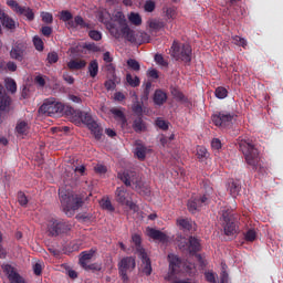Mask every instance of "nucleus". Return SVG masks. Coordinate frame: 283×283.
Here are the masks:
<instances>
[{
    "label": "nucleus",
    "instance_id": "13d9d810",
    "mask_svg": "<svg viewBox=\"0 0 283 283\" xmlns=\"http://www.w3.org/2000/svg\"><path fill=\"white\" fill-rule=\"evenodd\" d=\"M133 112L136 114V116L142 117L143 116V104L139 102H136L133 104Z\"/></svg>",
    "mask_w": 283,
    "mask_h": 283
},
{
    "label": "nucleus",
    "instance_id": "09e8293b",
    "mask_svg": "<svg viewBox=\"0 0 283 283\" xmlns=\"http://www.w3.org/2000/svg\"><path fill=\"white\" fill-rule=\"evenodd\" d=\"M127 65L130 67V70H134V72H139L140 71V63L134 59H128L127 60Z\"/></svg>",
    "mask_w": 283,
    "mask_h": 283
},
{
    "label": "nucleus",
    "instance_id": "052dcab7",
    "mask_svg": "<svg viewBox=\"0 0 283 283\" xmlns=\"http://www.w3.org/2000/svg\"><path fill=\"white\" fill-rule=\"evenodd\" d=\"M156 125L157 127H159V129H163L164 132H167V129H169V124L164 119L157 118Z\"/></svg>",
    "mask_w": 283,
    "mask_h": 283
},
{
    "label": "nucleus",
    "instance_id": "dca6fc26",
    "mask_svg": "<svg viewBox=\"0 0 283 283\" xmlns=\"http://www.w3.org/2000/svg\"><path fill=\"white\" fill-rule=\"evenodd\" d=\"M179 247L180 249L189 251L191 254L198 253L201 249L200 240L196 237H190L188 242H186V245L180 244Z\"/></svg>",
    "mask_w": 283,
    "mask_h": 283
},
{
    "label": "nucleus",
    "instance_id": "20e7f679",
    "mask_svg": "<svg viewBox=\"0 0 283 283\" xmlns=\"http://www.w3.org/2000/svg\"><path fill=\"white\" fill-rule=\"evenodd\" d=\"M72 231V223L63 219H51L48 222V232L52 238L65 235Z\"/></svg>",
    "mask_w": 283,
    "mask_h": 283
},
{
    "label": "nucleus",
    "instance_id": "4be33fe9",
    "mask_svg": "<svg viewBox=\"0 0 283 283\" xmlns=\"http://www.w3.org/2000/svg\"><path fill=\"white\" fill-rule=\"evenodd\" d=\"M80 113H81V111H76L72 106H65L63 104L62 116H67V118H71V120H73V123H76Z\"/></svg>",
    "mask_w": 283,
    "mask_h": 283
},
{
    "label": "nucleus",
    "instance_id": "c756f323",
    "mask_svg": "<svg viewBox=\"0 0 283 283\" xmlns=\"http://www.w3.org/2000/svg\"><path fill=\"white\" fill-rule=\"evenodd\" d=\"M18 14L25 17L27 21H34V11H32V9L29 7H20Z\"/></svg>",
    "mask_w": 283,
    "mask_h": 283
},
{
    "label": "nucleus",
    "instance_id": "7c9ffc66",
    "mask_svg": "<svg viewBox=\"0 0 283 283\" xmlns=\"http://www.w3.org/2000/svg\"><path fill=\"white\" fill-rule=\"evenodd\" d=\"M87 65V62L85 60H71L67 63L69 70H83Z\"/></svg>",
    "mask_w": 283,
    "mask_h": 283
},
{
    "label": "nucleus",
    "instance_id": "f257e3e1",
    "mask_svg": "<svg viewBox=\"0 0 283 283\" xmlns=\"http://www.w3.org/2000/svg\"><path fill=\"white\" fill-rule=\"evenodd\" d=\"M239 149L242 151L247 165H249L253 171H264V167H262V163L260 161V151L255 148L251 139H239Z\"/></svg>",
    "mask_w": 283,
    "mask_h": 283
},
{
    "label": "nucleus",
    "instance_id": "a211bd4d",
    "mask_svg": "<svg viewBox=\"0 0 283 283\" xmlns=\"http://www.w3.org/2000/svg\"><path fill=\"white\" fill-rule=\"evenodd\" d=\"M138 258L142 260V273H144V275H151V260L147 255V252L138 254Z\"/></svg>",
    "mask_w": 283,
    "mask_h": 283
},
{
    "label": "nucleus",
    "instance_id": "4c0bfd02",
    "mask_svg": "<svg viewBox=\"0 0 283 283\" xmlns=\"http://www.w3.org/2000/svg\"><path fill=\"white\" fill-rule=\"evenodd\" d=\"M99 206L102 207V209H104L105 211H109V212H114L115 208L112 205V200H109V198H103L99 201Z\"/></svg>",
    "mask_w": 283,
    "mask_h": 283
},
{
    "label": "nucleus",
    "instance_id": "72a5a7b5",
    "mask_svg": "<svg viewBox=\"0 0 283 283\" xmlns=\"http://www.w3.org/2000/svg\"><path fill=\"white\" fill-rule=\"evenodd\" d=\"M88 74L91 78H96L98 76V61L93 60L88 64Z\"/></svg>",
    "mask_w": 283,
    "mask_h": 283
},
{
    "label": "nucleus",
    "instance_id": "69168bd1",
    "mask_svg": "<svg viewBox=\"0 0 283 283\" xmlns=\"http://www.w3.org/2000/svg\"><path fill=\"white\" fill-rule=\"evenodd\" d=\"M171 94L177 98V101H185V94H182V92L178 91L177 88H172Z\"/></svg>",
    "mask_w": 283,
    "mask_h": 283
},
{
    "label": "nucleus",
    "instance_id": "bb28decb",
    "mask_svg": "<svg viewBox=\"0 0 283 283\" xmlns=\"http://www.w3.org/2000/svg\"><path fill=\"white\" fill-rule=\"evenodd\" d=\"M133 129L136 132V134H142V132H145L147 129V123L142 117H137L133 122Z\"/></svg>",
    "mask_w": 283,
    "mask_h": 283
},
{
    "label": "nucleus",
    "instance_id": "3c124183",
    "mask_svg": "<svg viewBox=\"0 0 283 283\" xmlns=\"http://www.w3.org/2000/svg\"><path fill=\"white\" fill-rule=\"evenodd\" d=\"M232 42L234 45H239L241 48H244L247 45V40L244 38H241L240 35L232 36Z\"/></svg>",
    "mask_w": 283,
    "mask_h": 283
},
{
    "label": "nucleus",
    "instance_id": "9d476101",
    "mask_svg": "<svg viewBox=\"0 0 283 283\" xmlns=\"http://www.w3.org/2000/svg\"><path fill=\"white\" fill-rule=\"evenodd\" d=\"M212 123L216 127H230L233 125V114L220 112L212 115Z\"/></svg>",
    "mask_w": 283,
    "mask_h": 283
},
{
    "label": "nucleus",
    "instance_id": "b1692460",
    "mask_svg": "<svg viewBox=\"0 0 283 283\" xmlns=\"http://www.w3.org/2000/svg\"><path fill=\"white\" fill-rule=\"evenodd\" d=\"M87 128L91 134H93L95 140H101V138H103V127H101L96 120L90 124Z\"/></svg>",
    "mask_w": 283,
    "mask_h": 283
},
{
    "label": "nucleus",
    "instance_id": "5701e85b",
    "mask_svg": "<svg viewBox=\"0 0 283 283\" xmlns=\"http://www.w3.org/2000/svg\"><path fill=\"white\" fill-rule=\"evenodd\" d=\"M94 122H95V119H94V117H92V115L90 113L80 111V114L77 115V119L75 123H83L84 125H86V127H88Z\"/></svg>",
    "mask_w": 283,
    "mask_h": 283
},
{
    "label": "nucleus",
    "instance_id": "6e6d98bb",
    "mask_svg": "<svg viewBox=\"0 0 283 283\" xmlns=\"http://www.w3.org/2000/svg\"><path fill=\"white\" fill-rule=\"evenodd\" d=\"M46 61H48V63H50V65H52L54 63H59V53H56V52L49 53Z\"/></svg>",
    "mask_w": 283,
    "mask_h": 283
},
{
    "label": "nucleus",
    "instance_id": "c03bdc74",
    "mask_svg": "<svg viewBox=\"0 0 283 283\" xmlns=\"http://www.w3.org/2000/svg\"><path fill=\"white\" fill-rule=\"evenodd\" d=\"M214 96L220 99L227 98V96H229V91H227L224 86H219L214 91Z\"/></svg>",
    "mask_w": 283,
    "mask_h": 283
},
{
    "label": "nucleus",
    "instance_id": "4468645a",
    "mask_svg": "<svg viewBox=\"0 0 283 283\" xmlns=\"http://www.w3.org/2000/svg\"><path fill=\"white\" fill-rule=\"evenodd\" d=\"M3 271L6 275L8 276L9 282L11 283H25V280L22 279V276L19 275L17 270L10 264L3 265Z\"/></svg>",
    "mask_w": 283,
    "mask_h": 283
},
{
    "label": "nucleus",
    "instance_id": "774afa93",
    "mask_svg": "<svg viewBox=\"0 0 283 283\" xmlns=\"http://www.w3.org/2000/svg\"><path fill=\"white\" fill-rule=\"evenodd\" d=\"M219 283H229V273L227 272V270L221 271Z\"/></svg>",
    "mask_w": 283,
    "mask_h": 283
},
{
    "label": "nucleus",
    "instance_id": "e433bc0d",
    "mask_svg": "<svg viewBox=\"0 0 283 283\" xmlns=\"http://www.w3.org/2000/svg\"><path fill=\"white\" fill-rule=\"evenodd\" d=\"M126 82L130 87H138L140 85V78L138 76L132 75V73L126 74Z\"/></svg>",
    "mask_w": 283,
    "mask_h": 283
},
{
    "label": "nucleus",
    "instance_id": "58836bf2",
    "mask_svg": "<svg viewBox=\"0 0 283 283\" xmlns=\"http://www.w3.org/2000/svg\"><path fill=\"white\" fill-rule=\"evenodd\" d=\"M128 21L133 25H142L143 24V18H140V14L136 13V12H130V14L128 15Z\"/></svg>",
    "mask_w": 283,
    "mask_h": 283
},
{
    "label": "nucleus",
    "instance_id": "0e129e2a",
    "mask_svg": "<svg viewBox=\"0 0 283 283\" xmlns=\"http://www.w3.org/2000/svg\"><path fill=\"white\" fill-rule=\"evenodd\" d=\"M40 32L43 36L50 38L52 35V28L49 25H44L40 29Z\"/></svg>",
    "mask_w": 283,
    "mask_h": 283
},
{
    "label": "nucleus",
    "instance_id": "bf43d9fd",
    "mask_svg": "<svg viewBox=\"0 0 283 283\" xmlns=\"http://www.w3.org/2000/svg\"><path fill=\"white\" fill-rule=\"evenodd\" d=\"M7 6H9V8H12V10L14 12H17V14L19 13V10H21L22 6H20L19 3H17L15 0H8L7 1Z\"/></svg>",
    "mask_w": 283,
    "mask_h": 283
},
{
    "label": "nucleus",
    "instance_id": "864d4df0",
    "mask_svg": "<svg viewBox=\"0 0 283 283\" xmlns=\"http://www.w3.org/2000/svg\"><path fill=\"white\" fill-rule=\"evenodd\" d=\"M88 36L93 41H101V39H103V33H101V31H97V30H91L88 32Z\"/></svg>",
    "mask_w": 283,
    "mask_h": 283
},
{
    "label": "nucleus",
    "instance_id": "680f3d73",
    "mask_svg": "<svg viewBox=\"0 0 283 283\" xmlns=\"http://www.w3.org/2000/svg\"><path fill=\"white\" fill-rule=\"evenodd\" d=\"M18 202L21 207H25V205H28V197H25V193L21 191L18 192Z\"/></svg>",
    "mask_w": 283,
    "mask_h": 283
},
{
    "label": "nucleus",
    "instance_id": "f03ea898",
    "mask_svg": "<svg viewBox=\"0 0 283 283\" xmlns=\"http://www.w3.org/2000/svg\"><path fill=\"white\" fill-rule=\"evenodd\" d=\"M59 196L63 212L67 218H72L74 213L83 207V197L77 193L67 190H60Z\"/></svg>",
    "mask_w": 283,
    "mask_h": 283
},
{
    "label": "nucleus",
    "instance_id": "6ab92c4d",
    "mask_svg": "<svg viewBox=\"0 0 283 283\" xmlns=\"http://www.w3.org/2000/svg\"><path fill=\"white\" fill-rule=\"evenodd\" d=\"M146 233L148 238H151L153 240H159V242H166L167 241V234L160 230H156L154 228H147Z\"/></svg>",
    "mask_w": 283,
    "mask_h": 283
},
{
    "label": "nucleus",
    "instance_id": "2eb2a0df",
    "mask_svg": "<svg viewBox=\"0 0 283 283\" xmlns=\"http://www.w3.org/2000/svg\"><path fill=\"white\" fill-rule=\"evenodd\" d=\"M224 226L223 231L226 235H235L238 233V223L233 220V218L223 214Z\"/></svg>",
    "mask_w": 283,
    "mask_h": 283
},
{
    "label": "nucleus",
    "instance_id": "a878e982",
    "mask_svg": "<svg viewBox=\"0 0 283 283\" xmlns=\"http://www.w3.org/2000/svg\"><path fill=\"white\" fill-rule=\"evenodd\" d=\"M132 242L135 244L136 247V253L138 255H142L143 253H147V251H145L143 244V238L140 237V234H133L132 235Z\"/></svg>",
    "mask_w": 283,
    "mask_h": 283
},
{
    "label": "nucleus",
    "instance_id": "423d86ee",
    "mask_svg": "<svg viewBox=\"0 0 283 283\" xmlns=\"http://www.w3.org/2000/svg\"><path fill=\"white\" fill-rule=\"evenodd\" d=\"M171 56L177 61H184V63H191V45L189 44H180L178 42H174L171 45Z\"/></svg>",
    "mask_w": 283,
    "mask_h": 283
},
{
    "label": "nucleus",
    "instance_id": "a18cd8bd",
    "mask_svg": "<svg viewBox=\"0 0 283 283\" xmlns=\"http://www.w3.org/2000/svg\"><path fill=\"white\" fill-rule=\"evenodd\" d=\"M60 19L64 23H70V21H73L72 19H74V15H72V12H70L67 10H63L60 13Z\"/></svg>",
    "mask_w": 283,
    "mask_h": 283
},
{
    "label": "nucleus",
    "instance_id": "2f4dec72",
    "mask_svg": "<svg viewBox=\"0 0 283 283\" xmlns=\"http://www.w3.org/2000/svg\"><path fill=\"white\" fill-rule=\"evenodd\" d=\"M10 103H12V98L2 92L0 95V112H6L10 107Z\"/></svg>",
    "mask_w": 283,
    "mask_h": 283
},
{
    "label": "nucleus",
    "instance_id": "7ed1b4c3",
    "mask_svg": "<svg viewBox=\"0 0 283 283\" xmlns=\"http://www.w3.org/2000/svg\"><path fill=\"white\" fill-rule=\"evenodd\" d=\"M99 21L108 25V30L111 34L115 36V39H120L122 33L126 41H129V43H136V32H134V30H130L129 25L122 28L119 31L114 22L109 23V13L107 11L99 13Z\"/></svg>",
    "mask_w": 283,
    "mask_h": 283
},
{
    "label": "nucleus",
    "instance_id": "aec40b11",
    "mask_svg": "<svg viewBox=\"0 0 283 283\" xmlns=\"http://www.w3.org/2000/svg\"><path fill=\"white\" fill-rule=\"evenodd\" d=\"M67 27L73 30H76V28H81L83 30V28L90 29V23L85 22L83 17L76 15L73 21L67 22Z\"/></svg>",
    "mask_w": 283,
    "mask_h": 283
},
{
    "label": "nucleus",
    "instance_id": "f3484780",
    "mask_svg": "<svg viewBox=\"0 0 283 283\" xmlns=\"http://www.w3.org/2000/svg\"><path fill=\"white\" fill-rule=\"evenodd\" d=\"M0 21L7 30H15L17 29V22L10 18L3 10L0 9ZM1 24H0V34H1Z\"/></svg>",
    "mask_w": 283,
    "mask_h": 283
},
{
    "label": "nucleus",
    "instance_id": "6e6552de",
    "mask_svg": "<svg viewBox=\"0 0 283 283\" xmlns=\"http://www.w3.org/2000/svg\"><path fill=\"white\" fill-rule=\"evenodd\" d=\"M118 273L123 283H129V276L127 273L134 271L136 269V259L133 256H125L118 263Z\"/></svg>",
    "mask_w": 283,
    "mask_h": 283
},
{
    "label": "nucleus",
    "instance_id": "39448f33",
    "mask_svg": "<svg viewBox=\"0 0 283 283\" xmlns=\"http://www.w3.org/2000/svg\"><path fill=\"white\" fill-rule=\"evenodd\" d=\"M169 272L165 276V280L171 283H191L189 279L186 280H176V275L180 272V266H182V261L178 255L169 254Z\"/></svg>",
    "mask_w": 283,
    "mask_h": 283
},
{
    "label": "nucleus",
    "instance_id": "ea45409f",
    "mask_svg": "<svg viewBox=\"0 0 283 283\" xmlns=\"http://www.w3.org/2000/svg\"><path fill=\"white\" fill-rule=\"evenodd\" d=\"M6 83V88L8 90V92H11V94L17 93V82L14 80H12V77H7L4 80Z\"/></svg>",
    "mask_w": 283,
    "mask_h": 283
},
{
    "label": "nucleus",
    "instance_id": "f704fd0d",
    "mask_svg": "<svg viewBox=\"0 0 283 283\" xmlns=\"http://www.w3.org/2000/svg\"><path fill=\"white\" fill-rule=\"evenodd\" d=\"M245 242H255L258 240V231L255 229L250 228L243 233Z\"/></svg>",
    "mask_w": 283,
    "mask_h": 283
},
{
    "label": "nucleus",
    "instance_id": "4d7b16f0",
    "mask_svg": "<svg viewBox=\"0 0 283 283\" xmlns=\"http://www.w3.org/2000/svg\"><path fill=\"white\" fill-rule=\"evenodd\" d=\"M206 282L216 283V279L218 274L213 273L212 271L205 272Z\"/></svg>",
    "mask_w": 283,
    "mask_h": 283
},
{
    "label": "nucleus",
    "instance_id": "f8f14e48",
    "mask_svg": "<svg viewBox=\"0 0 283 283\" xmlns=\"http://www.w3.org/2000/svg\"><path fill=\"white\" fill-rule=\"evenodd\" d=\"M117 178L124 182L125 187H132V185H136L138 182V177H136V172L130 170H123L117 174Z\"/></svg>",
    "mask_w": 283,
    "mask_h": 283
},
{
    "label": "nucleus",
    "instance_id": "c9c22d12",
    "mask_svg": "<svg viewBox=\"0 0 283 283\" xmlns=\"http://www.w3.org/2000/svg\"><path fill=\"white\" fill-rule=\"evenodd\" d=\"M197 158L200 163H205L207 158H209V151L205 148V146L197 147Z\"/></svg>",
    "mask_w": 283,
    "mask_h": 283
},
{
    "label": "nucleus",
    "instance_id": "c85d7f7f",
    "mask_svg": "<svg viewBox=\"0 0 283 283\" xmlns=\"http://www.w3.org/2000/svg\"><path fill=\"white\" fill-rule=\"evenodd\" d=\"M114 21L115 23H118L120 30H123V28H127V19L125 18V13H123V11H117L114 14Z\"/></svg>",
    "mask_w": 283,
    "mask_h": 283
},
{
    "label": "nucleus",
    "instance_id": "393cba45",
    "mask_svg": "<svg viewBox=\"0 0 283 283\" xmlns=\"http://www.w3.org/2000/svg\"><path fill=\"white\" fill-rule=\"evenodd\" d=\"M15 132L18 136H28L30 132V124L25 120H19L15 125Z\"/></svg>",
    "mask_w": 283,
    "mask_h": 283
},
{
    "label": "nucleus",
    "instance_id": "de8ad7c7",
    "mask_svg": "<svg viewBox=\"0 0 283 283\" xmlns=\"http://www.w3.org/2000/svg\"><path fill=\"white\" fill-rule=\"evenodd\" d=\"M149 28H151V30H163V28H165V22L160 20H151L149 22Z\"/></svg>",
    "mask_w": 283,
    "mask_h": 283
},
{
    "label": "nucleus",
    "instance_id": "79ce46f5",
    "mask_svg": "<svg viewBox=\"0 0 283 283\" xmlns=\"http://www.w3.org/2000/svg\"><path fill=\"white\" fill-rule=\"evenodd\" d=\"M40 17H41L43 23H46V25L54 23V15H52V13H50V12L42 11L40 13Z\"/></svg>",
    "mask_w": 283,
    "mask_h": 283
},
{
    "label": "nucleus",
    "instance_id": "338daca9",
    "mask_svg": "<svg viewBox=\"0 0 283 283\" xmlns=\"http://www.w3.org/2000/svg\"><path fill=\"white\" fill-rule=\"evenodd\" d=\"M166 17L167 19H176V8L170 7L166 10Z\"/></svg>",
    "mask_w": 283,
    "mask_h": 283
},
{
    "label": "nucleus",
    "instance_id": "9b49d317",
    "mask_svg": "<svg viewBox=\"0 0 283 283\" xmlns=\"http://www.w3.org/2000/svg\"><path fill=\"white\" fill-rule=\"evenodd\" d=\"M208 202L209 193H206L201 197H191L187 203L188 211H190V213H196V211H200V207H202V205H208Z\"/></svg>",
    "mask_w": 283,
    "mask_h": 283
},
{
    "label": "nucleus",
    "instance_id": "0eeeda50",
    "mask_svg": "<svg viewBox=\"0 0 283 283\" xmlns=\"http://www.w3.org/2000/svg\"><path fill=\"white\" fill-rule=\"evenodd\" d=\"M39 114L46 116H63V103L54 99H46L39 108Z\"/></svg>",
    "mask_w": 283,
    "mask_h": 283
},
{
    "label": "nucleus",
    "instance_id": "49530a36",
    "mask_svg": "<svg viewBox=\"0 0 283 283\" xmlns=\"http://www.w3.org/2000/svg\"><path fill=\"white\" fill-rule=\"evenodd\" d=\"M82 269H84V271H101L103 265L101 263H86V265H83Z\"/></svg>",
    "mask_w": 283,
    "mask_h": 283
},
{
    "label": "nucleus",
    "instance_id": "cd10ccee",
    "mask_svg": "<svg viewBox=\"0 0 283 283\" xmlns=\"http://www.w3.org/2000/svg\"><path fill=\"white\" fill-rule=\"evenodd\" d=\"M154 103L155 105H165L167 103V93L163 92L161 90L155 91L154 94Z\"/></svg>",
    "mask_w": 283,
    "mask_h": 283
},
{
    "label": "nucleus",
    "instance_id": "412c9836",
    "mask_svg": "<svg viewBox=\"0 0 283 283\" xmlns=\"http://www.w3.org/2000/svg\"><path fill=\"white\" fill-rule=\"evenodd\" d=\"M95 253H96V250H94V249L81 252L80 260H78L80 265L82 268L86 266V264H88L90 260H92L94 258Z\"/></svg>",
    "mask_w": 283,
    "mask_h": 283
},
{
    "label": "nucleus",
    "instance_id": "1a4fd4ad",
    "mask_svg": "<svg viewBox=\"0 0 283 283\" xmlns=\"http://www.w3.org/2000/svg\"><path fill=\"white\" fill-rule=\"evenodd\" d=\"M115 200L118 205L129 207L132 211H138V206L132 201L129 192L124 186L117 187L115 190Z\"/></svg>",
    "mask_w": 283,
    "mask_h": 283
},
{
    "label": "nucleus",
    "instance_id": "5fc2aeb1",
    "mask_svg": "<svg viewBox=\"0 0 283 283\" xmlns=\"http://www.w3.org/2000/svg\"><path fill=\"white\" fill-rule=\"evenodd\" d=\"M145 12H154L156 10V2L147 0L144 4Z\"/></svg>",
    "mask_w": 283,
    "mask_h": 283
},
{
    "label": "nucleus",
    "instance_id": "8fccbe9b",
    "mask_svg": "<svg viewBox=\"0 0 283 283\" xmlns=\"http://www.w3.org/2000/svg\"><path fill=\"white\" fill-rule=\"evenodd\" d=\"M155 62L157 65H161V67H168L169 63L163 57V54H155Z\"/></svg>",
    "mask_w": 283,
    "mask_h": 283
},
{
    "label": "nucleus",
    "instance_id": "603ef678",
    "mask_svg": "<svg viewBox=\"0 0 283 283\" xmlns=\"http://www.w3.org/2000/svg\"><path fill=\"white\" fill-rule=\"evenodd\" d=\"M240 189H242V187H240V184L233 181L230 185V193H231V196H233V197L238 196V193H240Z\"/></svg>",
    "mask_w": 283,
    "mask_h": 283
},
{
    "label": "nucleus",
    "instance_id": "a19ab883",
    "mask_svg": "<svg viewBox=\"0 0 283 283\" xmlns=\"http://www.w3.org/2000/svg\"><path fill=\"white\" fill-rule=\"evenodd\" d=\"M111 113L114 114L115 118H119L123 125H127V117H125V113L118 108H112Z\"/></svg>",
    "mask_w": 283,
    "mask_h": 283
},
{
    "label": "nucleus",
    "instance_id": "e2e57ef3",
    "mask_svg": "<svg viewBox=\"0 0 283 283\" xmlns=\"http://www.w3.org/2000/svg\"><path fill=\"white\" fill-rule=\"evenodd\" d=\"M105 90H107V92H112L114 90H116V82H114V80H107L104 83Z\"/></svg>",
    "mask_w": 283,
    "mask_h": 283
},
{
    "label": "nucleus",
    "instance_id": "37998d69",
    "mask_svg": "<svg viewBox=\"0 0 283 283\" xmlns=\"http://www.w3.org/2000/svg\"><path fill=\"white\" fill-rule=\"evenodd\" d=\"M177 224L181 227V229H185L186 231H191L193 227L189 219H178Z\"/></svg>",
    "mask_w": 283,
    "mask_h": 283
},
{
    "label": "nucleus",
    "instance_id": "473e14b6",
    "mask_svg": "<svg viewBox=\"0 0 283 283\" xmlns=\"http://www.w3.org/2000/svg\"><path fill=\"white\" fill-rule=\"evenodd\" d=\"M135 156L138 158V160H145V158H147V147L138 144L135 148Z\"/></svg>",
    "mask_w": 283,
    "mask_h": 283
},
{
    "label": "nucleus",
    "instance_id": "ddd939ff",
    "mask_svg": "<svg viewBox=\"0 0 283 283\" xmlns=\"http://www.w3.org/2000/svg\"><path fill=\"white\" fill-rule=\"evenodd\" d=\"M28 50V44L23 42H18L10 51L11 59L15 61H23V56H25V51Z\"/></svg>",
    "mask_w": 283,
    "mask_h": 283
}]
</instances>
